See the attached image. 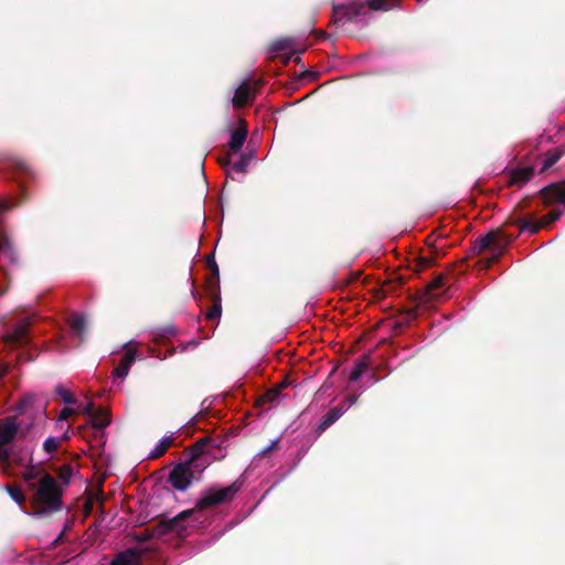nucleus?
Here are the masks:
<instances>
[{"mask_svg": "<svg viewBox=\"0 0 565 565\" xmlns=\"http://www.w3.org/2000/svg\"><path fill=\"white\" fill-rule=\"evenodd\" d=\"M89 422L94 427L102 429L109 425L110 417L106 409L98 408L92 414Z\"/></svg>", "mask_w": 565, "mask_h": 565, "instance_id": "nucleus-13", "label": "nucleus"}, {"mask_svg": "<svg viewBox=\"0 0 565 565\" xmlns=\"http://www.w3.org/2000/svg\"><path fill=\"white\" fill-rule=\"evenodd\" d=\"M562 215L561 211L553 210L542 217L540 222L531 221V220H519L516 223L520 227L521 232H529L534 234L540 231V228L555 222Z\"/></svg>", "mask_w": 565, "mask_h": 565, "instance_id": "nucleus-3", "label": "nucleus"}, {"mask_svg": "<svg viewBox=\"0 0 565 565\" xmlns=\"http://www.w3.org/2000/svg\"><path fill=\"white\" fill-rule=\"evenodd\" d=\"M77 412H82L84 413L85 415H87L88 417L92 416V414L95 412L94 409V404L92 402L85 404V405H79L77 408H76Z\"/></svg>", "mask_w": 565, "mask_h": 565, "instance_id": "nucleus-26", "label": "nucleus"}, {"mask_svg": "<svg viewBox=\"0 0 565 565\" xmlns=\"http://www.w3.org/2000/svg\"><path fill=\"white\" fill-rule=\"evenodd\" d=\"M254 98V90L248 82H243L235 90L232 99L234 107L245 106Z\"/></svg>", "mask_w": 565, "mask_h": 565, "instance_id": "nucleus-8", "label": "nucleus"}, {"mask_svg": "<svg viewBox=\"0 0 565 565\" xmlns=\"http://www.w3.org/2000/svg\"><path fill=\"white\" fill-rule=\"evenodd\" d=\"M542 194L546 204L565 203V181L545 188Z\"/></svg>", "mask_w": 565, "mask_h": 565, "instance_id": "nucleus-6", "label": "nucleus"}, {"mask_svg": "<svg viewBox=\"0 0 565 565\" xmlns=\"http://www.w3.org/2000/svg\"><path fill=\"white\" fill-rule=\"evenodd\" d=\"M441 284V279H437L435 282H434V286H439Z\"/></svg>", "mask_w": 565, "mask_h": 565, "instance_id": "nucleus-31", "label": "nucleus"}, {"mask_svg": "<svg viewBox=\"0 0 565 565\" xmlns=\"http://www.w3.org/2000/svg\"><path fill=\"white\" fill-rule=\"evenodd\" d=\"M563 152L558 149H555L548 153L545 154V157L542 159V167L541 171L548 170L554 163H556L559 158L562 157Z\"/></svg>", "mask_w": 565, "mask_h": 565, "instance_id": "nucleus-15", "label": "nucleus"}, {"mask_svg": "<svg viewBox=\"0 0 565 565\" xmlns=\"http://www.w3.org/2000/svg\"><path fill=\"white\" fill-rule=\"evenodd\" d=\"M76 413H77L76 408L65 407L61 411L57 420H58V423H62V422L66 420L70 416H72Z\"/></svg>", "mask_w": 565, "mask_h": 565, "instance_id": "nucleus-25", "label": "nucleus"}, {"mask_svg": "<svg viewBox=\"0 0 565 565\" xmlns=\"http://www.w3.org/2000/svg\"><path fill=\"white\" fill-rule=\"evenodd\" d=\"M56 393H57L58 396H61V398L63 399V402L65 404L72 405V404L76 403V401L74 399L72 393L70 391H67L66 388L57 387L56 388Z\"/></svg>", "mask_w": 565, "mask_h": 565, "instance_id": "nucleus-23", "label": "nucleus"}, {"mask_svg": "<svg viewBox=\"0 0 565 565\" xmlns=\"http://www.w3.org/2000/svg\"><path fill=\"white\" fill-rule=\"evenodd\" d=\"M221 315V310L218 308H214L212 311L207 313V319H213Z\"/></svg>", "mask_w": 565, "mask_h": 565, "instance_id": "nucleus-30", "label": "nucleus"}, {"mask_svg": "<svg viewBox=\"0 0 565 565\" xmlns=\"http://www.w3.org/2000/svg\"><path fill=\"white\" fill-rule=\"evenodd\" d=\"M367 369V364L364 361H359L355 363L354 367L352 369L349 379L351 381H356L360 379V376L365 372Z\"/></svg>", "mask_w": 565, "mask_h": 565, "instance_id": "nucleus-20", "label": "nucleus"}, {"mask_svg": "<svg viewBox=\"0 0 565 565\" xmlns=\"http://www.w3.org/2000/svg\"><path fill=\"white\" fill-rule=\"evenodd\" d=\"M397 3L398 0H369V7L372 10H390Z\"/></svg>", "mask_w": 565, "mask_h": 565, "instance_id": "nucleus-17", "label": "nucleus"}, {"mask_svg": "<svg viewBox=\"0 0 565 565\" xmlns=\"http://www.w3.org/2000/svg\"><path fill=\"white\" fill-rule=\"evenodd\" d=\"M70 326L75 334L82 337L86 328V319L81 315H74L70 318Z\"/></svg>", "mask_w": 565, "mask_h": 565, "instance_id": "nucleus-14", "label": "nucleus"}, {"mask_svg": "<svg viewBox=\"0 0 565 565\" xmlns=\"http://www.w3.org/2000/svg\"><path fill=\"white\" fill-rule=\"evenodd\" d=\"M70 438L67 431L64 433L62 435L61 438H57V437H49L45 441H44V449L51 454L53 451H55L58 447H60V444H61V440H67Z\"/></svg>", "mask_w": 565, "mask_h": 565, "instance_id": "nucleus-18", "label": "nucleus"}, {"mask_svg": "<svg viewBox=\"0 0 565 565\" xmlns=\"http://www.w3.org/2000/svg\"><path fill=\"white\" fill-rule=\"evenodd\" d=\"M7 491L13 501H15L19 505H22V503L25 500V497L20 488L8 486Z\"/></svg>", "mask_w": 565, "mask_h": 565, "instance_id": "nucleus-22", "label": "nucleus"}, {"mask_svg": "<svg viewBox=\"0 0 565 565\" xmlns=\"http://www.w3.org/2000/svg\"><path fill=\"white\" fill-rule=\"evenodd\" d=\"M238 487L233 483L228 487L221 489H210L200 499L199 505L201 508L217 505L227 500H231L233 495L237 492Z\"/></svg>", "mask_w": 565, "mask_h": 565, "instance_id": "nucleus-2", "label": "nucleus"}, {"mask_svg": "<svg viewBox=\"0 0 565 565\" xmlns=\"http://www.w3.org/2000/svg\"><path fill=\"white\" fill-rule=\"evenodd\" d=\"M277 396V391H269L266 395H265V398L269 402H274L275 398Z\"/></svg>", "mask_w": 565, "mask_h": 565, "instance_id": "nucleus-29", "label": "nucleus"}, {"mask_svg": "<svg viewBox=\"0 0 565 565\" xmlns=\"http://www.w3.org/2000/svg\"><path fill=\"white\" fill-rule=\"evenodd\" d=\"M11 253V246L9 244V241L7 237L0 232V254L2 255H10Z\"/></svg>", "mask_w": 565, "mask_h": 565, "instance_id": "nucleus-24", "label": "nucleus"}, {"mask_svg": "<svg viewBox=\"0 0 565 565\" xmlns=\"http://www.w3.org/2000/svg\"><path fill=\"white\" fill-rule=\"evenodd\" d=\"M140 554L136 550H127L120 553L111 565H139Z\"/></svg>", "mask_w": 565, "mask_h": 565, "instance_id": "nucleus-10", "label": "nucleus"}, {"mask_svg": "<svg viewBox=\"0 0 565 565\" xmlns=\"http://www.w3.org/2000/svg\"><path fill=\"white\" fill-rule=\"evenodd\" d=\"M17 429L14 422H6L0 425V460L8 458L9 454L6 447L15 437Z\"/></svg>", "mask_w": 565, "mask_h": 565, "instance_id": "nucleus-5", "label": "nucleus"}, {"mask_svg": "<svg viewBox=\"0 0 565 565\" xmlns=\"http://www.w3.org/2000/svg\"><path fill=\"white\" fill-rule=\"evenodd\" d=\"M192 481V472L190 467L184 465H179L173 468L170 475L171 484L178 490H185Z\"/></svg>", "mask_w": 565, "mask_h": 565, "instance_id": "nucleus-4", "label": "nucleus"}, {"mask_svg": "<svg viewBox=\"0 0 565 565\" xmlns=\"http://www.w3.org/2000/svg\"><path fill=\"white\" fill-rule=\"evenodd\" d=\"M173 438L171 437H164L160 440V443L154 447V449L151 451L150 457L151 458H158L162 456L166 450L171 446Z\"/></svg>", "mask_w": 565, "mask_h": 565, "instance_id": "nucleus-19", "label": "nucleus"}, {"mask_svg": "<svg viewBox=\"0 0 565 565\" xmlns=\"http://www.w3.org/2000/svg\"><path fill=\"white\" fill-rule=\"evenodd\" d=\"M135 360L136 351L131 348H128L119 365L114 370V375L120 379H125L128 375L129 369Z\"/></svg>", "mask_w": 565, "mask_h": 565, "instance_id": "nucleus-9", "label": "nucleus"}, {"mask_svg": "<svg viewBox=\"0 0 565 565\" xmlns=\"http://www.w3.org/2000/svg\"><path fill=\"white\" fill-rule=\"evenodd\" d=\"M29 322L19 324L11 333L6 337V341L12 344H22L26 339Z\"/></svg>", "mask_w": 565, "mask_h": 565, "instance_id": "nucleus-11", "label": "nucleus"}, {"mask_svg": "<svg viewBox=\"0 0 565 565\" xmlns=\"http://www.w3.org/2000/svg\"><path fill=\"white\" fill-rule=\"evenodd\" d=\"M247 167V161L245 159H239L237 162L233 163L232 170L236 172H244Z\"/></svg>", "mask_w": 565, "mask_h": 565, "instance_id": "nucleus-27", "label": "nucleus"}, {"mask_svg": "<svg viewBox=\"0 0 565 565\" xmlns=\"http://www.w3.org/2000/svg\"><path fill=\"white\" fill-rule=\"evenodd\" d=\"M246 136H247V130L245 127H239L237 129H235L233 132H232V136H231V140H230V149L234 152L238 151L245 140H246Z\"/></svg>", "mask_w": 565, "mask_h": 565, "instance_id": "nucleus-12", "label": "nucleus"}, {"mask_svg": "<svg viewBox=\"0 0 565 565\" xmlns=\"http://www.w3.org/2000/svg\"><path fill=\"white\" fill-rule=\"evenodd\" d=\"M479 250L491 249L493 253H500L504 246L499 232H490L478 242Z\"/></svg>", "mask_w": 565, "mask_h": 565, "instance_id": "nucleus-7", "label": "nucleus"}, {"mask_svg": "<svg viewBox=\"0 0 565 565\" xmlns=\"http://www.w3.org/2000/svg\"><path fill=\"white\" fill-rule=\"evenodd\" d=\"M14 205L13 201L10 199H0V211H7Z\"/></svg>", "mask_w": 565, "mask_h": 565, "instance_id": "nucleus-28", "label": "nucleus"}, {"mask_svg": "<svg viewBox=\"0 0 565 565\" xmlns=\"http://www.w3.org/2000/svg\"><path fill=\"white\" fill-rule=\"evenodd\" d=\"M6 374V369H3L0 373V377L3 376Z\"/></svg>", "mask_w": 565, "mask_h": 565, "instance_id": "nucleus-32", "label": "nucleus"}, {"mask_svg": "<svg viewBox=\"0 0 565 565\" xmlns=\"http://www.w3.org/2000/svg\"><path fill=\"white\" fill-rule=\"evenodd\" d=\"M343 409L341 408H333L331 409L324 417L323 422H322V425L323 427H328L330 426L331 424H333L338 418L341 417V415L343 414Z\"/></svg>", "mask_w": 565, "mask_h": 565, "instance_id": "nucleus-21", "label": "nucleus"}, {"mask_svg": "<svg viewBox=\"0 0 565 565\" xmlns=\"http://www.w3.org/2000/svg\"><path fill=\"white\" fill-rule=\"evenodd\" d=\"M534 173V169L531 167L520 168L513 173V182L514 183H524L529 181Z\"/></svg>", "mask_w": 565, "mask_h": 565, "instance_id": "nucleus-16", "label": "nucleus"}, {"mask_svg": "<svg viewBox=\"0 0 565 565\" xmlns=\"http://www.w3.org/2000/svg\"><path fill=\"white\" fill-rule=\"evenodd\" d=\"M36 477L33 471L24 473V480L34 490L32 500L33 514L45 515L58 511L62 508V488L56 479L47 473H42L39 478L38 484L32 482Z\"/></svg>", "mask_w": 565, "mask_h": 565, "instance_id": "nucleus-1", "label": "nucleus"}]
</instances>
